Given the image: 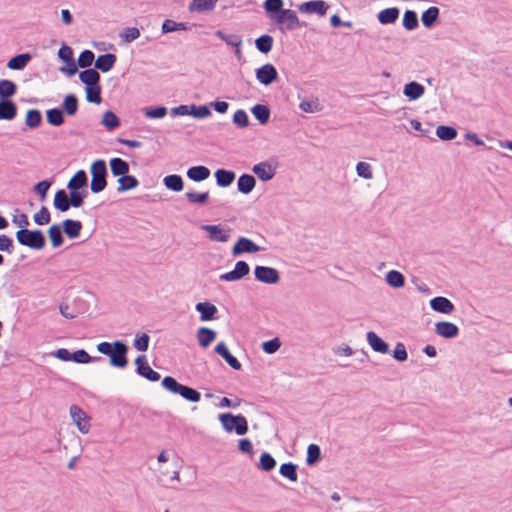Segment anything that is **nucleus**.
I'll use <instances>...</instances> for the list:
<instances>
[{
    "label": "nucleus",
    "instance_id": "23",
    "mask_svg": "<svg viewBox=\"0 0 512 512\" xmlns=\"http://www.w3.org/2000/svg\"><path fill=\"white\" fill-rule=\"evenodd\" d=\"M62 231L69 239L78 238L83 228L82 222L79 220L65 219L60 224Z\"/></svg>",
    "mask_w": 512,
    "mask_h": 512
},
{
    "label": "nucleus",
    "instance_id": "32",
    "mask_svg": "<svg viewBox=\"0 0 512 512\" xmlns=\"http://www.w3.org/2000/svg\"><path fill=\"white\" fill-rule=\"evenodd\" d=\"M256 186V179L251 174H242L237 181V189L242 194H249Z\"/></svg>",
    "mask_w": 512,
    "mask_h": 512
},
{
    "label": "nucleus",
    "instance_id": "48",
    "mask_svg": "<svg viewBox=\"0 0 512 512\" xmlns=\"http://www.w3.org/2000/svg\"><path fill=\"white\" fill-rule=\"evenodd\" d=\"M42 123V114L38 109H29L26 112L25 125L30 129L38 128Z\"/></svg>",
    "mask_w": 512,
    "mask_h": 512
},
{
    "label": "nucleus",
    "instance_id": "42",
    "mask_svg": "<svg viewBox=\"0 0 512 512\" xmlns=\"http://www.w3.org/2000/svg\"><path fill=\"white\" fill-rule=\"evenodd\" d=\"M218 0H192L189 4L190 12H209L215 8Z\"/></svg>",
    "mask_w": 512,
    "mask_h": 512
},
{
    "label": "nucleus",
    "instance_id": "62",
    "mask_svg": "<svg viewBox=\"0 0 512 512\" xmlns=\"http://www.w3.org/2000/svg\"><path fill=\"white\" fill-rule=\"evenodd\" d=\"M233 123L239 128H246L249 126V117L245 110L238 109L233 115Z\"/></svg>",
    "mask_w": 512,
    "mask_h": 512
},
{
    "label": "nucleus",
    "instance_id": "52",
    "mask_svg": "<svg viewBox=\"0 0 512 512\" xmlns=\"http://www.w3.org/2000/svg\"><path fill=\"white\" fill-rule=\"evenodd\" d=\"M322 454L321 449L317 444H310L307 447L306 464L308 466H314L321 460Z\"/></svg>",
    "mask_w": 512,
    "mask_h": 512
},
{
    "label": "nucleus",
    "instance_id": "5",
    "mask_svg": "<svg viewBox=\"0 0 512 512\" xmlns=\"http://www.w3.org/2000/svg\"><path fill=\"white\" fill-rule=\"evenodd\" d=\"M271 21L278 24V29L285 34L302 27H306V22H301L294 10L284 9L279 14L272 16Z\"/></svg>",
    "mask_w": 512,
    "mask_h": 512
},
{
    "label": "nucleus",
    "instance_id": "55",
    "mask_svg": "<svg viewBox=\"0 0 512 512\" xmlns=\"http://www.w3.org/2000/svg\"><path fill=\"white\" fill-rule=\"evenodd\" d=\"M143 113L150 119H162L167 114V108L163 105L145 107Z\"/></svg>",
    "mask_w": 512,
    "mask_h": 512
},
{
    "label": "nucleus",
    "instance_id": "20",
    "mask_svg": "<svg viewBox=\"0 0 512 512\" xmlns=\"http://www.w3.org/2000/svg\"><path fill=\"white\" fill-rule=\"evenodd\" d=\"M215 36L224 41L227 45L235 48V54L241 57L242 38L237 34H227L223 30H217Z\"/></svg>",
    "mask_w": 512,
    "mask_h": 512
},
{
    "label": "nucleus",
    "instance_id": "36",
    "mask_svg": "<svg viewBox=\"0 0 512 512\" xmlns=\"http://www.w3.org/2000/svg\"><path fill=\"white\" fill-rule=\"evenodd\" d=\"M45 116L47 123L54 127H59L65 122V114L58 107L46 110Z\"/></svg>",
    "mask_w": 512,
    "mask_h": 512
},
{
    "label": "nucleus",
    "instance_id": "1",
    "mask_svg": "<svg viewBox=\"0 0 512 512\" xmlns=\"http://www.w3.org/2000/svg\"><path fill=\"white\" fill-rule=\"evenodd\" d=\"M88 197V190L59 189L55 192L53 206L59 212H66L71 207L80 208Z\"/></svg>",
    "mask_w": 512,
    "mask_h": 512
},
{
    "label": "nucleus",
    "instance_id": "46",
    "mask_svg": "<svg viewBox=\"0 0 512 512\" xmlns=\"http://www.w3.org/2000/svg\"><path fill=\"white\" fill-rule=\"evenodd\" d=\"M273 43V37L268 34H263L255 40L256 49L263 54H268L272 50Z\"/></svg>",
    "mask_w": 512,
    "mask_h": 512
},
{
    "label": "nucleus",
    "instance_id": "4",
    "mask_svg": "<svg viewBox=\"0 0 512 512\" xmlns=\"http://www.w3.org/2000/svg\"><path fill=\"white\" fill-rule=\"evenodd\" d=\"M90 190L94 194L102 192L107 187V165L105 160L97 159L90 166Z\"/></svg>",
    "mask_w": 512,
    "mask_h": 512
},
{
    "label": "nucleus",
    "instance_id": "37",
    "mask_svg": "<svg viewBox=\"0 0 512 512\" xmlns=\"http://www.w3.org/2000/svg\"><path fill=\"white\" fill-rule=\"evenodd\" d=\"M216 336V332L208 327H200L197 331L199 345L203 348H207L216 339Z\"/></svg>",
    "mask_w": 512,
    "mask_h": 512
},
{
    "label": "nucleus",
    "instance_id": "6",
    "mask_svg": "<svg viewBox=\"0 0 512 512\" xmlns=\"http://www.w3.org/2000/svg\"><path fill=\"white\" fill-rule=\"evenodd\" d=\"M16 239L20 245L33 250H42L46 245L45 235L39 229H19L16 232Z\"/></svg>",
    "mask_w": 512,
    "mask_h": 512
},
{
    "label": "nucleus",
    "instance_id": "13",
    "mask_svg": "<svg viewBox=\"0 0 512 512\" xmlns=\"http://www.w3.org/2000/svg\"><path fill=\"white\" fill-rule=\"evenodd\" d=\"M329 9V5L323 0H311L306 1L299 5V11L307 14H317L318 16H324Z\"/></svg>",
    "mask_w": 512,
    "mask_h": 512
},
{
    "label": "nucleus",
    "instance_id": "64",
    "mask_svg": "<svg viewBox=\"0 0 512 512\" xmlns=\"http://www.w3.org/2000/svg\"><path fill=\"white\" fill-rule=\"evenodd\" d=\"M356 173L359 177L370 180L373 178L371 165L367 162H358L356 164Z\"/></svg>",
    "mask_w": 512,
    "mask_h": 512
},
{
    "label": "nucleus",
    "instance_id": "60",
    "mask_svg": "<svg viewBox=\"0 0 512 512\" xmlns=\"http://www.w3.org/2000/svg\"><path fill=\"white\" fill-rule=\"evenodd\" d=\"M119 36L125 43H131L140 37V30L136 27H127Z\"/></svg>",
    "mask_w": 512,
    "mask_h": 512
},
{
    "label": "nucleus",
    "instance_id": "2",
    "mask_svg": "<svg viewBox=\"0 0 512 512\" xmlns=\"http://www.w3.org/2000/svg\"><path fill=\"white\" fill-rule=\"evenodd\" d=\"M162 387L172 394L180 395L183 399L188 402L196 403L201 399V393L187 385L179 383L172 376H165L161 382Z\"/></svg>",
    "mask_w": 512,
    "mask_h": 512
},
{
    "label": "nucleus",
    "instance_id": "30",
    "mask_svg": "<svg viewBox=\"0 0 512 512\" xmlns=\"http://www.w3.org/2000/svg\"><path fill=\"white\" fill-rule=\"evenodd\" d=\"M214 176L216 179V184L221 188H225L233 183L236 174L231 170L220 168L215 171Z\"/></svg>",
    "mask_w": 512,
    "mask_h": 512
},
{
    "label": "nucleus",
    "instance_id": "45",
    "mask_svg": "<svg viewBox=\"0 0 512 512\" xmlns=\"http://www.w3.org/2000/svg\"><path fill=\"white\" fill-rule=\"evenodd\" d=\"M385 280L392 288H402L405 285L404 275L397 270H390L386 273Z\"/></svg>",
    "mask_w": 512,
    "mask_h": 512
},
{
    "label": "nucleus",
    "instance_id": "12",
    "mask_svg": "<svg viewBox=\"0 0 512 512\" xmlns=\"http://www.w3.org/2000/svg\"><path fill=\"white\" fill-rule=\"evenodd\" d=\"M256 79L263 85L269 86L278 79V72L274 65L267 63L256 69Z\"/></svg>",
    "mask_w": 512,
    "mask_h": 512
},
{
    "label": "nucleus",
    "instance_id": "53",
    "mask_svg": "<svg viewBox=\"0 0 512 512\" xmlns=\"http://www.w3.org/2000/svg\"><path fill=\"white\" fill-rule=\"evenodd\" d=\"M436 135L443 141H450L457 137V130L453 126L439 125L436 129Z\"/></svg>",
    "mask_w": 512,
    "mask_h": 512
},
{
    "label": "nucleus",
    "instance_id": "40",
    "mask_svg": "<svg viewBox=\"0 0 512 512\" xmlns=\"http://www.w3.org/2000/svg\"><path fill=\"white\" fill-rule=\"evenodd\" d=\"M104 359L100 356L92 357L90 356L86 350L78 349L71 354V361L78 364H87L90 362H101Z\"/></svg>",
    "mask_w": 512,
    "mask_h": 512
},
{
    "label": "nucleus",
    "instance_id": "35",
    "mask_svg": "<svg viewBox=\"0 0 512 512\" xmlns=\"http://www.w3.org/2000/svg\"><path fill=\"white\" fill-rule=\"evenodd\" d=\"M31 59L32 56L30 53L17 54L9 59L7 67L11 70H23Z\"/></svg>",
    "mask_w": 512,
    "mask_h": 512
},
{
    "label": "nucleus",
    "instance_id": "61",
    "mask_svg": "<svg viewBox=\"0 0 512 512\" xmlns=\"http://www.w3.org/2000/svg\"><path fill=\"white\" fill-rule=\"evenodd\" d=\"M33 220L39 226L48 224L51 221V215L47 207L42 206L39 212L34 214Z\"/></svg>",
    "mask_w": 512,
    "mask_h": 512
},
{
    "label": "nucleus",
    "instance_id": "14",
    "mask_svg": "<svg viewBox=\"0 0 512 512\" xmlns=\"http://www.w3.org/2000/svg\"><path fill=\"white\" fill-rule=\"evenodd\" d=\"M70 415L80 432L87 433L89 431V417L79 406L72 405L70 407Z\"/></svg>",
    "mask_w": 512,
    "mask_h": 512
},
{
    "label": "nucleus",
    "instance_id": "44",
    "mask_svg": "<svg viewBox=\"0 0 512 512\" xmlns=\"http://www.w3.org/2000/svg\"><path fill=\"white\" fill-rule=\"evenodd\" d=\"M298 465L293 462H287L281 464L279 468V473L284 478H287L291 482H296L298 480L297 474Z\"/></svg>",
    "mask_w": 512,
    "mask_h": 512
},
{
    "label": "nucleus",
    "instance_id": "24",
    "mask_svg": "<svg viewBox=\"0 0 512 512\" xmlns=\"http://www.w3.org/2000/svg\"><path fill=\"white\" fill-rule=\"evenodd\" d=\"M424 93L425 87L416 81H411L405 84L403 88L404 96L407 97L410 101L418 100L424 95Z\"/></svg>",
    "mask_w": 512,
    "mask_h": 512
},
{
    "label": "nucleus",
    "instance_id": "29",
    "mask_svg": "<svg viewBox=\"0 0 512 512\" xmlns=\"http://www.w3.org/2000/svg\"><path fill=\"white\" fill-rule=\"evenodd\" d=\"M79 102L75 94H67L61 105V110L68 116H74L78 112Z\"/></svg>",
    "mask_w": 512,
    "mask_h": 512
},
{
    "label": "nucleus",
    "instance_id": "47",
    "mask_svg": "<svg viewBox=\"0 0 512 512\" xmlns=\"http://www.w3.org/2000/svg\"><path fill=\"white\" fill-rule=\"evenodd\" d=\"M17 92V85L8 79L0 80V99H11Z\"/></svg>",
    "mask_w": 512,
    "mask_h": 512
},
{
    "label": "nucleus",
    "instance_id": "17",
    "mask_svg": "<svg viewBox=\"0 0 512 512\" xmlns=\"http://www.w3.org/2000/svg\"><path fill=\"white\" fill-rule=\"evenodd\" d=\"M214 351L216 354L220 355L231 368H233L234 370L241 369L242 365L240 361L231 354V352L229 351L228 347L224 342H219L215 346Z\"/></svg>",
    "mask_w": 512,
    "mask_h": 512
},
{
    "label": "nucleus",
    "instance_id": "28",
    "mask_svg": "<svg viewBox=\"0 0 512 512\" xmlns=\"http://www.w3.org/2000/svg\"><path fill=\"white\" fill-rule=\"evenodd\" d=\"M440 10L436 6L426 9L421 15V21L425 28H432L439 20Z\"/></svg>",
    "mask_w": 512,
    "mask_h": 512
},
{
    "label": "nucleus",
    "instance_id": "15",
    "mask_svg": "<svg viewBox=\"0 0 512 512\" xmlns=\"http://www.w3.org/2000/svg\"><path fill=\"white\" fill-rule=\"evenodd\" d=\"M253 173L263 182L270 181L276 174V166H272L270 162L263 161L252 167Z\"/></svg>",
    "mask_w": 512,
    "mask_h": 512
},
{
    "label": "nucleus",
    "instance_id": "8",
    "mask_svg": "<svg viewBox=\"0 0 512 512\" xmlns=\"http://www.w3.org/2000/svg\"><path fill=\"white\" fill-rule=\"evenodd\" d=\"M254 276L257 281L270 285L280 281L278 270L269 266L257 265L254 269Z\"/></svg>",
    "mask_w": 512,
    "mask_h": 512
},
{
    "label": "nucleus",
    "instance_id": "18",
    "mask_svg": "<svg viewBox=\"0 0 512 512\" xmlns=\"http://www.w3.org/2000/svg\"><path fill=\"white\" fill-rule=\"evenodd\" d=\"M88 188V177L84 170H78L68 181L66 185L67 190H82Z\"/></svg>",
    "mask_w": 512,
    "mask_h": 512
},
{
    "label": "nucleus",
    "instance_id": "56",
    "mask_svg": "<svg viewBox=\"0 0 512 512\" xmlns=\"http://www.w3.org/2000/svg\"><path fill=\"white\" fill-rule=\"evenodd\" d=\"M187 29H188L187 24L184 22H175L174 20L166 19L162 23L161 32L163 34H167V33H171L174 31L187 30Z\"/></svg>",
    "mask_w": 512,
    "mask_h": 512
},
{
    "label": "nucleus",
    "instance_id": "51",
    "mask_svg": "<svg viewBox=\"0 0 512 512\" xmlns=\"http://www.w3.org/2000/svg\"><path fill=\"white\" fill-rule=\"evenodd\" d=\"M402 25L408 31L416 29L419 25L417 13L413 10H406L403 15Z\"/></svg>",
    "mask_w": 512,
    "mask_h": 512
},
{
    "label": "nucleus",
    "instance_id": "38",
    "mask_svg": "<svg viewBox=\"0 0 512 512\" xmlns=\"http://www.w3.org/2000/svg\"><path fill=\"white\" fill-rule=\"evenodd\" d=\"M48 237L53 248H59L64 243L63 231L60 224H53L49 227Z\"/></svg>",
    "mask_w": 512,
    "mask_h": 512
},
{
    "label": "nucleus",
    "instance_id": "10",
    "mask_svg": "<svg viewBox=\"0 0 512 512\" xmlns=\"http://www.w3.org/2000/svg\"><path fill=\"white\" fill-rule=\"evenodd\" d=\"M201 229L208 233V238L213 242L225 243L230 239L231 228H222L221 225L204 224Z\"/></svg>",
    "mask_w": 512,
    "mask_h": 512
},
{
    "label": "nucleus",
    "instance_id": "27",
    "mask_svg": "<svg viewBox=\"0 0 512 512\" xmlns=\"http://www.w3.org/2000/svg\"><path fill=\"white\" fill-rule=\"evenodd\" d=\"M80 81L85 87L100 85V74L95 68H88L79 73Z\"/></svg>",
    "mask_w": 512,
    "mask_h": 512
},
{
    "label": "nucleus",
    "instance_id": "58",
    "mask_svg": "<svg viewBox=\"0 0 512 512\" xmlns=\"http://www.w3.org/2000/svg\"><path fill=\"white\" fill-rule=\"evenodd\" d=\"M86 100L89 103L100 104L102 101L101 97V85L85 87Z\"/></svg>",
    "mask_w": 512,
    "mask_h": 512
},
{
    "label": "nucleus",
    "instance_id": "63",
    "mask_svg": "<svg viewBox=\"0 0 512 512\" xmlns=\"http://www.w3.org/2000/svg\"><path fill=\"white\" fill-rule=\"evenodd\" d=\"M150 336L146 333L137 335L133 341V346L140 352H145L149 348Z\"/></svg>",
    "mask_w": 512,
    "mask_h": 512
},
{
    "label": "nucleus",
    "instance_id": "25",
    "mask_svg": "<svg viewBox=\"0 0 512 512\" xmlns=\"http://www.w3.org/2000/svg\"><path fill=\"white\" fill-rule=\"evenodd\" d=\"M366 339L373 351L386 354L389 351V344L379 337L375 332L369 331Z\"/></svg>",
    "mask_w": 512,
    "mask_h": 512
},
{
    "label": "nucleus",
    "instance_id": "19",
    "mask_svg": "<svg viewBox=\"0 0 512 512\" xmlns=\"http://www.w3.org/2000/svg\"><path fill=\"white\" fill-rule=\"evenodd\" d=\"M429 304L433 311L442 314H450L455 308L454 304L448 298L443 296H436L432 298Z\"/></svg>",
    "mask_w": 512,
    "mask_h": 512
},
{
    "label": "nucleus",
    "instance_id": "50",
    "mask_svg": "<svg viewBox=\"0 0 512 512\" xmlns=\"http://www.w3.org/2000/svg\"><path fill=\"white\" fill-rule=\"evenodd\" d=\"M101 124L109 131H113L120 126V119L113 111H106L103 114Z\"/></svg>",
    "mask_w": 512,
    "mask_h": 512
},
{
    "label": "nucleus",
    "instance_id": "54",
    "mask_svg": "<svg viewBox=\"0 0 512 512\" xmlns=\"http://www.w3.org/2000/svg\"><path fill=\"white\" fill-rule=\"evenodd\" d=\"M276 466L275 458L269 452H263L260 455L258 468L265 472L272 471Z\"/></svg>",
    "mask_w": 512,
    "mask_h": 512
},
{
    "label": "nucleus",
    "instance_id": "34",
    "mask_svg": "<svg viewBox=\"0 0 512 512\" xmlns=\"http://www.w3.org/2000/svg\"><path fill=\"white\" fill-rule=\"evenodd\" d=\"M110 171L113 176L121 177L129 173V164L119 157L111 158L109 161Z\"/></svg>",
    "mask_w": 512,
    "mask_h": 512
},
{
    "label": "nucleus",
    "instance_id": "49",
    "mask_svg": "<svg viewBox=\"0 0 512 512\" xmlns=\"http://www.w3.org/2000/svg\"><path fill=\"white\" fill-rule=\"evenodd\" d=\"M283 6V0H265L263 4V8L269 16L270 20L272 19V16L279 14L280 11L285 9Z\"/></svg>",
    "mask_w": 512,
    "mask_h": 512
},
{
    "label": "nucleus",
    "instance_id": "7",
    "mask_svg": "<svg viewBox=\"0 0 512 512\" xmlns=\"http://www.w3.org/2000/svg\"><path fill=\"white\" fill-rule=\"evenodd\" d=\"M128 350H129V347L125 342H123L121 340L114 341V350L108 356L109 364L112 367L124 369L128 365V358H127Z\"/></svg>",
    "mask_w": 512,
    "mask_h": 512
},
{
    "label": "nucleus",
    "instance_id": "43",
    "mask_svg": "<svg viewBox=\"0 0 512 512\" xmlns=\"http://www.w3.org/2000/svg\"><path fill=\"white\" fill-rule=\"evenodd\" d=\"M251 112L261 125L266 124L270 119L271 112L267 105L256 104L251 108Z\"/></svg>",
    "mask_w": 512,
    "mask_h": 512
},
{
    "label": "nucleus",
    "instance_id": "16",
    "mask_svg": "<svg viewBox=\"0 0 512 512\" xmlns=\"http://www.w3.org/2000/svg\"><path fill=\"white\" fill-rule=\"evenodd\" d=\"M435 332L443 338L452 339L459 335L460 330L458 326L452 322L439 321L435 324Z\"/></svg>",
    "mask_w": 512,
    "mask_h": 512
},
{
    "label": "nucleus",
    "instance_id": "31",
    "mask_svg": "<svg viewBox=\"0 0 512 512\" xmlns=\"http://www.w3.org/2000/svg\"><path fill=\"white\" fill-rule=\"evenodd\" d=\"M186 175L194 182H202L209 178L210 170L203 165L192 166L187 170Z\"/></svg>",
    "mask_w": 512,
    "mask_h": 512
},
{
    "label": "nucleus",
    "instance_id": "39",
    "mask_svg": "<svg viewBox=\"0 0 512 512\" xmlns=\"http://www.w3.org/2000/svg\"><path fill=\"white\" fill-rule=\"evenodd\" d=\"M163 184L168 190L181 192L184 189V181L180 175L170 174L164 177Z\"/></svg>",
    "mask_w": 512,
    "mask_h": 512
},
{
    "label": "nucleus",
    "instance_id": "57",
    "mask_svg": "<svg viewBox=\"0 0 512 512\" xmlns=\"http://www.w3.org/2000/svg\"><path fill=\"white\" fill-rule=\"evenodd\" d=\"M186 199L191 204L205 205L209 200V192L197 193L194 191L187 192L185 194Z\"/></svg>",
    "mask_w": 512,
    "mask_h": 512
},
{
    "label": "nucleus",
    "instance_id": "3",
    "mask_svg": "<svg viewBox=\"0 0 512 512\" xmlns=\"http://www.w3.org/2000/svg\"><path fill=\"white\" fill-rule=\"evenodd\" d=\"M218 419L223 429L228 433L235 432L237 435L243 436L248 432V421L242 414L221 413Z\"/></svg>",
    "mask_w": 512,
    "mask_h": 512
},
{
    "label": "nucleus",
    "instance_id": "26",
    "mask_svg": "<svg viewBox=\"0 0 512 512\" xmlns=\"http://www.w3.org/2000/svg\"><path fill=\"white\" fill-rule=\"evenodd\" d=\"M116 61H117V57L115 54H112V53L101 54L97 57V59L95 61V69L100 70L103 73H106L114 67Z\"/></svg>",
    "mask_w": 512,
    "mask_h": 512
},
{
    "label": "nucleus",
    "instance_id": "33",
    "mask_svg": "<svg viewBox=\"0 0 512 512\" xmlns=\"http://www.w3.org/2000/svg\"><path fill=\"white\" fill-rule=\"evenodd\" d=\"M400 10L397 7H390L381 10L378 15V21L383 25L393 24L399 18Z\"/></svg>",
    "mask_w": 512,
    "mask_h": 512
},
{
    "label": "nucleus",
    "instance_id": "22",
    "mask_svg": "<svg viewBox=\"0 0 512 512\" xmlns=\"http://www.w3.org/2000/svg\"><path fill=\"white\" fill-rule=\"evenodd\" d=\"M17 105L11 99H0V120L11 121L16 118Z\"/></svg>",
    "mask_w": 512,
    "mask_h": 512
},
{
    "label": "nucleus",
    "instance_id": "9",
    "mask_svg": "<svg viewBox=\"0 0 512 512\" xmlns=\"http://www.w3.org/2000/svg\"><path fill=\"white\" fill-rule=\"evenodd\" d=\"M263 248L258 246L251 239L241 236L238 238L234 246L232 247L231 254L234 257L240 256L244 253H257L262 251Z\"/></svg>",
    "mask_w": 512,
    "mask_h": 512
},
{
    "label": "nucleus",
    "instance_id": "41",
    "mask_svg": "<svg viewBox=\"0 0 512 512\" xmlns=\"http://www.w3.org/2000/svg\"><path fill=\"white\" fill-rule=\"evenodd\" d=\"M117 182L119 184L117 188L118 192L132 190L139 186L138 179L133 175H129V173H126L124 176L119 177Z\"/></svg>",
    "mask_w": 512,
    "mask_h": 512
},
{
    "label": "nucleus",
    "instance_id": "59",
    "mask_svg": "<svg viewBox=\"0 0 512 512\" xmlns=\"http://www.w3.org/2000/svg\"><path fill=\"white\" fill-rule=\"evenodd\" d=\"M94 58V53L91 50L86 49L80 53L77 64L81 68L88 69L92 65Z\"/></svg>",
    "mask_w": 512,
    "mask_h": 512
},
{
    "label": "nucleus",
    "instance_id": "11",
    "mask_svg": "<svg viewBox=\"0 0 512 512\" xmlns=\"http://www.w3.org/2000/svg\"><path fill=\"white\" fill-rule=\"evenodd\" d=\"M250 272V267L247 262L240 260L236 262L233 270L221 274L219 279L221 281L233 282L238 281L247 276Z\"/></svg>",
    "mask_w": 512,
    "mask_h": 512
},
{
    "label": "nucleus",
    "instance_id": "21",
    "mask_svg": "<svg viewBox=\"0 0 512 512\" xmlns=\"http://www.w3.org/2000/svg\"><path fill=\"white\" fill-rule=\"evenodd\" d=\"M195 309L200 313V320L202 322L216 319L218 313L217 307L210 302H199L196 304Z\"/></svg>",
    "mask_w": 512,
    "mask_h": 512
}]
</instances>
